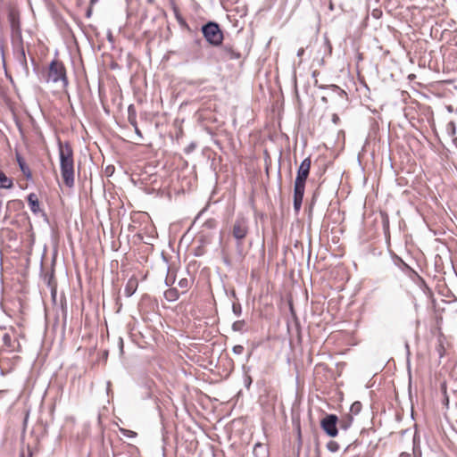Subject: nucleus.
I'll return each mask as SVG.
<instances>
[{"label": "nucleus", "mask_w": 457, "mask_h": 457, "mask_svg": "<svg viewBox=\"0 0 457 457\" xmlns=\"http://www.w3.org/2000/svg\"><path fill=\"white\" fill-rule=\"evenodd\" d=\"M61 174L64 184L71 187L74 185V159L73 150L69 142L58 140Z\"/></svg>", "instance_id": "obj_1"}, {"label": "nucleus", "mask_w": 457, "mask_h": 457, "mask_svg": "<svg viewBox=\"0 0 457 457\" xmlns=\"http://www.w3.org/2000/svg\"><path fill=\"white\" fill-rule=\"evenodd\" d=\"M231 235L236 241V259L242 262L246 252L245 250V239L249 233L248 219L238 215L231 226Z\"/></svg>", "instance_id": "obj_2"}, {"label": "nucleus", "mask_w": 457, "mask_h": 457, "mask_svg": "<svg viewBox=\"0 0 457 457\" xmlns=\"http://www.w3.org/2000/svg\"><path fill=\"white\" fill-rule=\"evenodd\" d=\"M311 169V159L305 158L300 164L294 186V209L298 212L301 209L305 189V182Z\"/></svg>", "instance_id": "obj_3"}, {"label": "nucleus", "mask_w": 457, "mask_h": 457, "mask_svg": "<svg viewBox=\"0 0 457 457\" xmlns=\"http://www.w3.org/2000/svg\"><path fill=\"white\" fill-rule=\"evenodd\" d=\"M46 81L53 83L62 82L63 87L68 86L66 70L62 62L53 60L50 62Z\"/></svg>", "instance_id": "obj_4"}, {"label": "nucleus", "mask_w": 457, "mask_h": 457, "mask_svg": "<svg viewBox=\"0 0 457 457\" xmlns=\"http://www.w3.org/2000/svg\"><path fill=\"white\" fill-rule=\"evenodd\" d=\"M202 32L206 41L213 46H218L223 41V33L218 23L209 21L202 27Z\"/></svg>", "instance_id": "obj_5"}, {"label": "nucleus", "mask_w": 457, "mask_h": 457, "mask_svg": "<svg viewBox=\"0 0 457 457\" xmlns=\"http://www.w3.org/2000/svg\"><path fill=\"white\" fill-rule=\"evenodd\" d=\"M338 419L335 414L326 415L320 421L321 428L331 437H335L338 431L337 428Z\"/></svg>", "instance_id": "obj_6"}, {"label": "nucleus", "mask_w": 457, "mask_h": 457, "mask_svg": "<svg viewBox=\"0 0 457 457\" xmlns=\"http://www.w3.org/2000/svg\"><path fill=\"white\" fill-rule=\"evenodd\" d=\"M14 56L21 67L22 74L24 75L25 78H28L29 75V65L27 62L25 50H24L21 40L16 46V49L14 51Z\"/></svg>", "instance_id": "obj_7"}, {"label": "nucleus", "mask_w": 457, "mask_h": 457, "mask_svg": "<svg viewBox=\"0 0 457 457\" xmlns=\"http://www.w3.org/2000/svg\"><path fill=\"white\" fill-rule=\"evenodd\" d=\"M28 203L30 208V211L37 214L41 212L39 201L37 195L35 193H30L28 195Z\"/></svg>", "instance_id": "obj_8"}, {"label": "nucleus", "mask_w": 457, "mask_h": 457, "mask_svg": "<svg viewBox=\"0 0 457 457\" xmlns=\"http://www.w3.org/2000/svg\"><path fill=\"white\" fill-rule=\"evenodd\" d=\"M221 52L222 57L227 60H237L240 58V54L228 46H224Z\"/></svg>", "instance_id": "obj_9"}, {"label": "nucleus", "mask_w": 457, "mask_h": 457, "mask_svg": "<svg viewBox=\"0 0 457 457\" xmlns=\"http://www.w3.org/2000/svg\"><path fill=\"white\" fill-rule=\"evenodd\" d=\"M16 159H17V162L19 164V167H20L22 174L26 177L27 179H32L31 170H30L29 167L26 164L23 158L20 154H17Z\"/></svg>", "instance_id": "obj_10"}, {"label": "nucleus", "mask_w": 457, "mask_h": 457, "mask_svg": "<svg viewBox=\"0 0 457 457\" xmlns=\"http://www.w3.org/2000/svg\"><path fill=\"white\" fill-rule=\"evenodd\" d=\"M9 19L12 33L17 37H21V28L19 20L15 18L13 13H11L9 15Z\"/></svg>", "instance_id": "obj_11"}, {"label": "nucleus", "mask_w": 457, "mask_h": 457, "mask_svg": "<svg viewBox=\"0 0 457 457\" xmlns=\"http://www.w3.org/2000/svg\"><path fill=\"white\" fill-rule=\"evenodd\" d=\"M13 187L12 179L0 170V188L10 189Z\"/></svg>", "instance_id": "obj_12"}, {"label": "nucleus", "mask_w": 457, "mask_h": 457, "mask_svg": "<svg viewBox=\"0 0 457 457\" xmlns=\"http://www.w3.org/2000/svg\"><path fill=\"white\" fill-rule=\"evenodd\" d=\"M353 416L350 415V414L345 416V417H344V418H342L339 420V427H340V428H342L344 430L348 429L351 427V425L353 423Z\"/></svg>", "instance_id": "obj_13"}, {"label": "nucleus", "mask_w": 457, "mask_h": 457, "mask_svg": "<svg viewBox=\"0 0 457 457\" xmlns=\"http://www.w3.org/2000/svg\"><path fill=\"white\" fill-rule=\"evenodd\" d=\"M136 287H137V282L135 280H129L128 282V284L126 285V287L124 290L125 295L127 297L131 296L134 294Z\"/></svg>", "instance_id": "obj_14"}, {"label": "nucleus", "mask_w": 457, "mask_h": 457, "mask_svg": "<svg viewBox=\"0 0 457 457\" xmlns=\"http://www.w3.org/2000/svg\"><path fill=\"white\" fill-rule=\"evenodd\" d=\"M128 112H129V123L133 126V127H136L137 126V118H136V112L134 110V107L133 105H129V109H128Z\"/></svg>", "instance_id": "obj_15"}, {"label": "nucleus", "mask_w": 457, "mask_h": 457, "mask_svg": "<svg viewBox=\"0 0 457 457\" xmlns=\"http://www.w3.org/2000/svg\"><path fill=\"white\" fill-rule=\"evenodd\" d=\"M245 322L244 320H237L232 324V329L236 332H243L245 330Z\"/></svg>", "instance_id": "obj_16"}, {"label": "nucleus", "mask_w": 457, "mask_h": 457, "mask_svg": "<svg viewBox=\"0 0 457 457\" xmlns=\"http://www.w3.org/2000/svg\"><path fill=\"white\" fill-rule=\"evenodd\" d=\"M179 295L176 289H170L165 292V297L169 301H174L178 298Z\"/></svg>", "instance_id": "obj_17"}, {"label": "nucleus", "mask_w": 457, "mask_h": 457, "mask_svg": "<svg viewBox=\"0 0 457 457\" xmlns=\"http://www.w3.org/2000/svg\"><path fill=\"white\" fill-rule=\"evenodd\" d=\"M361 410V403L360 402H354L350 407V411L354 415H357L358 413H360Z\"/></svg>", "instance_id": "obj_18"}, {"label": "nucleus", "mask_w": 457, "mask_h": 457, "mask_svg": "<svg viewBox=\"0 0 457 457\" xmlns=\"http://www.w3.org/2000/svg\"><path fill=\"white\" fill-rule=\"evenodd\" d=\"M327 448L331 453H336L339 450V445L336 441H329L327 445Z\"/></svg>", "instance_id": "obj_19"}, {"label": "nucleus", "mask_w": 457, "mask_h": 457, "mask_svg": "<svg viewBox=\"0 0 457 457\" xmlns=\"http://www.w3.org/2000/svg\"><path fill=\"white\" fill-rule=\"evenodd\" d=\"M232 312L236 316H240L242 314V307L239 303H234L232 304Z\"/></svg>", "instance_id": "obj_20"}, {"label": "nucleus", "mask_w": 457, "mask_h": 457, "mask_svg": "<svg viewBox=\"0 0 457 457\" xmlns=\"http://www.w3.org/2000/svg\"><path fill=\"white\" fill-rule=\"evenodd\" d=\"M447 132L448 134L451 136V137H453L456 133V127H455V123L453 121H450L448 124H447Z\"/></svg>", "instance_id": "obj_21"}, {"label": "nucleus", "mask_w": 457, "mask_h": 457, "mask_svg": "<svg viewBox=\"0 0 457 457\" xmlns=\"http://www.w3.org/2000/svg\"><path fill=\"white\" fill-rule=\"evenodd\" d=\"M120 430L124 436H127L129 438H134L137 436V433L132 430H129V429H125V428H120Z\"/></svg>", "instance_id": "obj_22"}, {"label": "nucleus", "mask_w": 457, "mask_h": 457, "mask_svg": "<svg viewBox=\"0 0 457 457\" xmlns=\"http://www.w3.org/2000/svg\"><path fill=\"white\" fill-rule=\"evenodd\" d=\"M3 342H4V345L11 346L12 345V337H11V335L8 334V333L4 334V336H3Z\"/></svg>", "instance_id": "obj_23"}, {"label": "nucleus", "mask_w": 457, "mask_h": 457, "mask_svg": "<svg viewBox=\"0 0 457 457\" xmlns=\"http://www.w3.org/2000/svg\"><path fill=\"white\" fill-rule=\"evenodd\" d=\"M244 346L240 345H237L233 347L232 351L235 354L240 355L244 353Z\"/></svg>", "instance_id": "obj_24"}, {"label": "nucleus", "mask_w": 457, "mask_h": 457, "mask_svg": "<svg viewBox=\"0 0 457 457\" xmlns=\"http://www.w3.org/2000/svg\"><path fill=\"white\" fill-rule=\"evenodd\" d=\"M436 352L438 353L440 358H442L445 354V347L441 342L436 346Z\"/></svg>", "instance_id": "obj_25"}, {"label": "nucleus", "mask_w": 457, "mask_h": 457, "mask_svg": "<svg viewBox=\"0 0 457 457\" xmlns=\"http://www.w3.org/2000/svg\"><path fill=\"white\" fill-rule=\"evenodd\" d=\"M134 129H135L136 135L137 136L138 139H139V140L143 139L142 132H141V130L138 129V127H137V126L134 127Z\"/></svg>", "instance_id": "obj_26"}, {"label": "nucleus", "mask_w": 457, "mask_h": 457, "mask_svg": "<svg viewBox=\"0 0 457 457\" xmlns=\"http://www.w3.org/2000/svg\"><path fill=\"white\" fill-rule=\"evenodd\" d=\"M332 121L334 124H337L339 122V117L337 113L332 115Z\"/></svg>", "instance_id": "obj_27"}, {"label": "nucleus", "mask_w": 457, "mask_h": 457, "mask_svg": "<svg viewBox=\"0 0 457 457\" xmlns=\"http://www.w3.org/2000/svg\"><path fill=\"white\" fill-rule=\"evenodd\" d=\"M303 54H304V49L303 47L298 49V51H297V56L298 57H302Z\"/></svg>", "instance_id": "obj_28"}, {"label": "nucleus", "mask_w": 457, "mask_h": 457, "mask_svg": "<svg viewBox=\"0 0 457 457\" xmlns=\"http://www.w3.org/2000/svg\"><path fill=\"white\" fill-rule=\"evenodd\" d=\"M399 457H411V455L407 453H402Z\"/></svg>", "instance_id": "obj_29"}, {"label": "nucleus", "mask_w": 457, "mask_h": 457, "mask_svg": "<svg viewBox=\"0 0 457 457\" xmlns=\"http://www.w3.org/2000/svg\"><path fill=\"white\" fill-rule=\"evenodd\" d=\"M446 110L449 112H453V108L452 105H447L446 106Z\"/></svg>", "instance_id": "obj_30"}, {"label": "nucleus", "mask_w": 457, "mask_h": 457, "mask_svg": "<svg viewBox=\"0 0 457 457\" xmlns=\"http://www.w3.org/2000/svg\"><path fill=\"white\" fill-rule=\"evenodd\" d=\"M224 262L227 264V265H230V261L228 258L227 257H224Z\"/></svg>", "instance_id": "obj_31"}, {"label": "nucleus", "mask_w": 457, "mask_h": 457, "mask_svg": "<svg viewBox=\"0 0 457 457\" xmlns=\"http://www.w3.org/2000/svg\"><path fill=\"white\" fill-rule=\"evenodd\" d=\"M262 444H260V443L255 444V445H254V451H256V449H257L258 447H262Z\"/></svg>", "instance_id": "obj_32"}, {"label": "nucleus", "mask_w": 457, "mask_h": 457, "mask_svg": "<svg viewBox=\"0 0 457 457\" xmlns=\"http://www.w3.org/2000/svg\"><path fill=\"white\" fill-rule=\"evenodd\" d=\"M321 101H322V102H324V103H327V102H328V99H327V97L322 96V97H321Z\"/></svg>", "instance_id": "obj_33"}, {"label": "nucleus", "mask_w": 457, "mask_h": 457, "mask_svg": "<svg viewBox=\"0 0 457 457\" xmlns=\"http://www.w3.org/2000/svg\"><path fill=\"white\" fill-rule=\"evenodd\" d=\"M179 285H180V286H185L184 280H180V281H179Z\"/></svg>", "instance_id": "obj_34"}, {"label": "nucleus", "mask_w": 457, "mask_h": 457, "mask_svg": "<svg viewBox=\"0 0 457 457\" xmlns=\"http://www.w3.org/2000/svg\"><path fill=\"white\" fill-rule=\"evenodd\" d=\"M179 285H180V286H185L184 280H180V281H179Z\"/></svg>", "instance_id": "obj_35"}, {"label": "nucleus", "mask_w": 457, "mask_h": 457, "mask_svg": "<svg viewBox=\"0 0 457 457\" xmlns=\"http://www.w3.org/2000/svg\"><path fill=\"white\" fill-rule=\"evenodd\" d=\"M339 95L343 96H345V91H341V92L339 93Z\"/></svg>", "instance_id": "obj_36"}, {"label": "nucleus", "mask_w": 457, "mask_h": 457, "mask_svg": "<svg viewBox=\"0 0 457 457\" xmlns=\"http://www.w3.org/2000/svg\"><path fill=\"white\" fill-rule=\"evenodd\" d=\"M120 344L122 345V339H121V338L120 339Z\"/></svg>", "instance_id": "obj_37"}]
</instances>
